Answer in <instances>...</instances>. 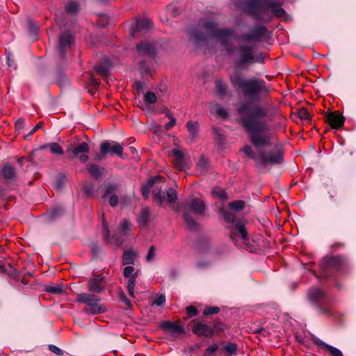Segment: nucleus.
<instances>
[{
	"mask_svg": "<svg viewBox=\"0 0 356 356\" xmlns=\"http://www.w3.org/2000/svg\"><path fill=\"white\" fill-rule=\"evenodd\" d=\"M234 87L241 88L245 99L249 102L236 104V110L240 114L243 127L246 130L250 142L257 149L246 145L242 149L245 156L254 161L260 171L268 167L280 164L283 161V152L280 147L275 145L268 151L264 148L271 145L272 134L270 127L266 121L269 115L270 106L259 104L253 105L250 102L259 101L269 92V88L263 79L253 78L244 79L240 74L230 76Z\"/></svg>",
	"mask_w": 356,
	"mask_h": 356,
	"instance_id": "f257e3e1",
	"label": "nucleus"
},
{
	"mask_svg": "<svg viewBox=\"0 0 356 356\" xmlns=\"http://www.w3.org/2000/svg\"><path fill=\"white\" fill-rule=\"evenodd\" d=\"M202 28L206 31L203 33L199 27H193L189 31V40L195 46H200L204 43L209 36L216 38L222 46L226 47L229 54L234 53V49L230 47L229 42L232 39H239L232 29L217 27V23L214 21L206 19L201 21Z\"/></svg>",
	"mask_w": 356,
	"mask_h": 356,
	"instance_id": "f03ea898",
	"label": "nucleus"
},
{
	"mask_svg": "<svg viewBox=\"0 0 356 356\" xmlns=\"http://www.w3.org/2000/svg\"><path fill=\"white\" fill-rule=\"evenodd\" d=\"M253 48L254 46L240 45L236 49L238 55H229L230 57L235 58L234 64L236 67L243 68L246 65L264 62L261 55L254 54Z\"/></svg>",
	"mask_w": 356,
	"mask_h": 356,
	"instance_id": "7ed1b4c3",
	"label": "nucleus"
},
{
	"mask_svg": "<svg viewBox=\"0 0 356 356\" xmlns=\"http://www.w3.org/2000/svg\"><path fill=\"white\" fill-rule=\"evenodd\" d=\"M205 210L204 202L197 198H193L186 202L184 208V218L188 227L193 230L197 228V222L195 219L191 216L190 211H193L196 215H204Z\"/></svg>",
	"mask_w": 356,
	"mask_h": 356,
	"instance_id": "20e7f679",
	"label": "nucleus"
},
{
	"mask_svg": "<svg viewBox=\"0 0 356 356\" xmlns=\"http://www.w3.org/2000/svg\"><path fill=\"white\" fill-rule=\"evenodd\" d=\"M263 13L264 19L262 20L270 21L274 17H284L286 12L278 2L270 1L265 2Z\"/></svg>",
	"mask_w": 356,
	"mask_h": 356,
	"instance_id": "39448f33",
	"label": "nucleus"
},
{
	"mask_svg": "<svg viewBox=\"0 0 356 356\" xmlns=\"http://www.w3.org/2000/svg\"><path fill=\"white\" fill-rule=\"evenodd\" d=\"M100 151L104 155L110 154L111 155H117L122 159L125 158L123 154L122 146L115 141H103L100 145Z\"/></svg>",
	"mask_w": 356,
	"mask_h": 356,
	"instance_id": "423d86ee",
	"label": "nucleus"
},
{
	"mask_svg": "<svg viewBox=\"0 0 356 356\" xmlns=\"http://www.w3.org/2000/svg\"><path fill=\"white\" fill-rule=\"evenodd\" d=\"M89 145L86 143H81L74 147L67 149V152L71 151V158H78L81 162L86 163L88 161L89 157Z\"/></svg>",
	"mask_w": 356,
	"mask_h": 356,
	"instance_id": "0eeeda50",
	"label": "nucleus"
},
{
	"mask_svg": "<svg viewBox=\"0 0 356 356\" xmlns=\"http://www.w3.org/2000/svg\"><path fill=\"white\" fill-rule=\"evenodd\" d=\"M74 45V35L69 31H64L60 35L59 44L57 49L61 57L63 56L65 51L70 49Z\"/></svg>",
	"mask_w": 356,
	"mask_h": 356,
	"instance_id": "6e6552de",
	"label": "nucleus"
},
{
	"mask_svg": "<svg viewBox=\"0 0 356 356\" xmlns=\"http://www.w3.org/2000/svg\"><path fill=\"white\" fill-rule=\"evenodd\" d=\"M152 26V22L149 19H136L130 29V35L135 38L138 33L149 30Z\"/></svg>",
	"mask_w": 356,
	"mask_h": 356,
	"instance_id": "1a4fd4ad",
	"label": "nucleus"
},
{
	"mask_svg": "<svg viewBox=\"0 0 356 356\" xmlns=\"http://www.w3.org/2000/svg\"><path fill=\"white\" fill-rule=\"evenodd\" d=\"M267 32V29L260 26L252 30L250 33L242 35L239 40L243 41H259L264 38Z\"/></svg>",
	"mask_w": 356,
	"mask_h": 356,
	"instance_id": "9d476101",
	"label": "nucleus"
},
{
	"mask_svg": "<svg viewBox=\"0 0 356 356\" xmlns=\"http://www.w3.org/2000/svg\"><path fill=\"white\" fill-rule=\"evenodd\" d=\"M230 237L233 241H237L238 239L243 241H246L248 239V234L245 226L239 222L232 225Z\"/></svg>",
	"mask_w": 356,
	"mask_h": 356,
	"instance_id": "9b49d317",
	"label": "nucleus"
},
{
	"mask_svg": "<svg viewBox=\"0 0 356 356\" xmlns=\"http://www.w3.org/2000/svg\"><path fill=\"white\" fill-rule=\"evenodd\" d=\"M325 121L333 129L340 128L344 122V118L339 112L327 113L325 115Z\"/></svg>",
	"mask_w": 356,
	"mask_h": 356,
	"instance_id": "f8f14e48",
	"label": "nucleus"
},
{
	"mask_svg": "<svg viewBox=\"0 0 356 356\" xmlns=\"http://www.w3.org/2000/svg\"><path fill=\"white\" fill-rule=\"evenodd\" d=\"M103 280L101 275H94L89 280L88 290L93 293H101L104 289Z\"/></svg>",
	"mask_w": 356,
	"mask_h": 356,
	"instance_id": "ddd939ff",
	"label": "nucleus"
},
{
	"mask_svg": "<svg viewBox=\"0 0 356 356\" xmlns=\"http://www.w3.org/2000/svg\"><path fill=\"white\" fill-rule=\"evenodd\" d=\"M172 155L175 156L174 164L176 168L184 170L188 168L186 161L184 153L181 150L176 148L172 150Z\"/></svg>",
	"mask_w": 356,
	"mask_h": 356,
	"instance_id": "4468645a",
	"label": "nucleus"
},
{
	"mask_svg": "<svg viewBox=\"0 0 356 356\" xmlns=\"http://www.w3.org/2000/svg\"><path fill=\"white\" fill-rule=\"evenodd\" d=\"M163 177H161V179H159L156 181L154 186L153 187V196L154 201L159 202V204H162L163 200H165V193L163 192L162 189L164 186V183L162 182Z\"/></svg>",
	"mask_w": 356,
	"mask_h": 356,
	"instance_id": "2eb2a0df",
	"label": "nucleus"
},
{
	"mask_svg": "<svg viewBox=\"0 0 356 356\" xmlns=\"http://www.w3.org/2000/svg\"><path fill=\"white\" fill-rule=\"evenodd\" d=\"M137 51L140 55H149L153 56L155 54V45L152 42H142L136 46Z\"/></svg>",
	"mask_w": 356,
	"mask_h": 356,
	"instance_id": "dca6fc26",
	"label": "nucleus"
},
{
	"mask_svg": "<svg viewBox=\"0 0 356 356\" xmlns=\"http://www.w3.org/2000/svg\"><path fill=\"white\" fill-rule=\"evenodd\" d=\"M312 339L316 345L322 348L328 350L332 356H343V354L339 349L325 343L317 337L313 335Z\"/></svg>",
	"mask_w": 356,
	"mask_h": 356,
	"instance_id": "f3484780",
	"label": "nucleus"
},
{
	"mask_svg": "<svg viewBox=\"0 0 356 356\" xmlns=\"http://www.w3.org/2000/svg\"><path fill=\"white\" fill-rule=\"evenodd\" d=\"M161 327L168 333L177 336L184 332L183 327L179 326L177 323L170 321H164L161 323Z\"/></svg>",
	"mask_w": 356,
	"mask_h": 356,
	"instance_id": "a211bd4d",
	"label": "nucleus"
},
{
	"mask_svg": "<svg viewBox=\"0 0 356 356\" xmlns=\"http://www.w3.org/2000/svg\"><path fill=\"white\" fill-rule=\"evenodd\" d=\"M1 174L6 182L11 181L16 177L15 168L8 163L2 165Z\"/></svg>",
	"mask_w": 356,
	"mask_h": 356,
	"instance_id": "6ab92c4d",
	"label": "nucleus"
},
{
	"mask_svg": "<svg viewBox=\"0 0 356 356\" xmlns=\"http://www.w3.org/2000/svg\"><path fill=\"white\" fill-rule=\"evenodd\" d=\"M102 225L104 227L103 236H104V241L108 243H113L114 245H115L118 247L120 246L122 241L119 238H118L117 236H115L114 235H113L112 236H110V232L108 230L107 224H106L104 218L102 219Z\"/></svg>",
	"mask_w": 356,
	"mask_h": 356,
	"instance_id": "aec40b11",
	"label": "nucleus"
},
{
	"mask_svg": "<svg viewBox=\"0 0 356 356\" xmlns=\"http://www.w3.org/2000/svg\"><path fill=\"white\" fill-rule=\"evenodd\" d=\"M77 302L85 303L86 307H90L93 303L97 302V301H100V299L98 296L94 294L89 293H79L77 296Z\"/></svg>",
	"mask_w": 356,
	"mask_h": 356,
	"instance_id": "412c9836",
	"label": "nucleus"
},
{
	"mask_svg": "<svg viewBox=\"0 0 356 356\" xmlns=\"http://www.w3.org/2000/svg\"><path fill=\"white\" fill-rule=\"evenodd\" d=\"M138 257V254L136 250L133 249L125 250L122 258V265L127 266L134 264Z\"/></svg>",
	"mask_w": 356,
	"mask_h": 356,
	"instance_id": "4be33fe9",
	"label": "nucleus"
},
{
	"mask_svg": "<svg viewBox=\"0 0 356 356\" xmlns=\"http://www.w3.org/2000/svg\"><path fill=\"white\" fill-rule=\"evenodd\" d=\"M85 313L88 314H102L106 311V308L100 304V301L93 303L90 307H85L83 309Z\"/></svg>",
	"mask_w": 356,
	"mask_h": 356,
	"instance_id": "5701e85b",
	"label": "nucleus"
},
{
	"mask_svg": "<svg viewBox=\"0 0 356 356\" xmlns=\"http://www.w3.org/2000/svg\"><path fill=\"white\" fill-rule=\"evenodd\" d=\"M309 300L314 303L321 301L324 298L323 292L318 288H312L308 293Z\"/></svg>",
	"mask_w": 356,
	"mask_h": 356,
	"instance_id": "b1692460",
	"label": "nucleus"
},
{
	"mask_svg": "<svg viewBox=\"0 0 356 356\" xmlns=\"http://www.w3.org/2000/svg\"><path fill=\"white\" fill-rule=\"evenodd\" d=\"M193 331L197 335L209 336L211 334L212 331L211 328L206 324L197 323L193 328Z\"/></svg>",
	"mask_w": 356,
	"mask_h": 356,
	"instance_id": "393cba45",
	"label": "nucleus"
},
{
	"mask_svg": "<svg viewBox=\"0 0 356 356\" xmlns=\"http://www.w3.org/2000/svg\"><path fill=\"white\" fill-rule=\"evenodd\" d=\"M118 189V184L115 183H106L102 190V197L106 199L112 195H115Z\"/></svg>",
	"mask_w": 356,
	"mask_h": 356,
	"instance_id": "a878e982",
	"label": "nucleus"
},
{
	"mask_svg": "<svg viewBox=\"0 0 356 356\" xmlns=\"http://www.w3.org/2000/svg\"><path fill=\"white\" fill-rule=\"evenodd\" d=\"M161 179V176H157V177H152V178H150L147 181V184L143 185L142 186L141 191H142L143 195L145 197H148V195H149V194L150 193L151 188H152L154 186V184H155L156 181H158L159 179Z\"/></svg>",
	"mask_w": 356,
	"mask_h": 356,
	"instance_id": "bb28decb",
	"label": "nucleus"
},
{
	"mask_svg": "<svg viewBox=\"0 0 356 356\" xmlns=\"http://www.w3.org/2000/svg\"><path fill=\"white\" fill-rule=\"evenodd\" d=\"M210 112L213 115L222 118H226L228 115L227 111L218 104H210Z\"/></svg>",
	"mask_w": 356,
	"mask_h": 356,
	"instance_id": "cd10ccee",
	"label": "nucleus"
},
{
	"mask_svg": "<svg viewBox=\"0 0 356 356\" xmlns=\"http://www.w3.org/2000/svg\"><path fill=\"white\" fill-rule=\"evenodd\" d=\"M150 218V211L149 208H143L138 218V222L140 226L145 227L148 223Z\"/></svg>",
	"mask_w": 356,
	"mask_h": 356,
	"instance_id": "c85d7f7f",
	"label": "nucleus"
},
{
	"mask_svg": "<svg viewBox=\"0 0 356 356\" xmlns=\"http://www.w3.org/2000/svg\"><path fill=\"white\" fill-rule=\"evenodd\" d=\"M63 212L64 210L61 207H55L46 213V218L48 220L51 221L60 216Z\"/></svg>",
	"mask_w": 356,
	"mask_h": 356,
	"instance_id": "c756f323",
	"label": "nucleus"
},
{
	"mask_svg": "<svg viewBox=\"0 0 356 356\" xmlns=\"http://www.w3.org/2000/svg\"><path fill=\"white\" fill-rule=\"evenodd\" d=\"M104 169L92 164L88 166V172L96 179H101L104 175Z\"/></svg>",
	"mask_w": 356,
	"mask_h": 356,
	"instance_id": "7c9ffc66",
	"label": "nucleus"
},
{
	"mask_svg": "<svg viewBox=\"0 0 356 356\" xmlns=\"http://www.w3.org/2000/svg\"><path fill=\"white\" fill-rule=\"evenodd\" d=\"M46 147H49L52 154L62 155L64 153L63 148L57 143H48L46 145L42 146L40 149H44Z\"/></svg>",
	"mask_w": 356,
	"mask_h": 356,
	"instance_id": "2f4dec72",
	"label": "nucleus"
},
{
	"mask_svg": "<svg viewBox=\"0 0 356 356\" xmlns=\"http://www.w3.org/2000/svg\"><path fill=\"white\" fill-rule=\"evenodd\" d=\"M220 214L222 216L224 220L228 222L231 223L232 225H235L236 222V216L232 211L226 210L225 209H220Z\"/></svg>",
	"mask_w": 356,
	"mask_h": 356,
	"instance_id": "473e14b6",
	"label": "nucleus"
},
{
	"mask_svg": "<svg viewBox=\"0 0 356 356\" xmlns=\"http://www.w3.org/2000/svg\"><path fill=\"white\" fill-rule=\"evenodd\" d=\"M209 161L208 159L202 156L197 163V171L199 175L204 174L208 168Z\"/></svg>",
	"mask_w": 356,
	"mask_h": 356,
	"instance_id": "72a5a7b5",
	"label": "nucleus"
},
{
	"mask_svg": "<svg viewBox=\"0 0 356 356\" xmlns=\"http://www.w3.org/2000/svg\"><path fill=\"white\" fill-rule=\"evenodd\" d=\"M186 127L190 136L195 138L198 133V123L197 122L188 121L186 124Z\"/></svg>",
	"mask_w": 356,
	"mask_h": 356,
	"instance_id": "f704fd0d",
	"label": "nucleus"
},
{
	"mask_svg": "<svg viewBox=\"0 0 356 356\" xmlns=\"http://www.w3.org/2000/svg\"><path fill=\"white\" fill-rule=\"evenodd\" d=\"M216 90L218 95L224 96L227 90V84L222 80H216L215 82Z\"/></svg>",
	"mask_w": 356,
	"mask_h": 356,
	"instance_id": "c9c22d12",
	"label": "nucleus"
},
{
	"mask_svg": "<svg viewBox=\"0 0 356 356\" xmlns=\"http://www.w3.org/2000/svg\"><path fill=\"white\" fill-rule=\"evenodd\" d=\"M120 232L124 236L131 234V223L126 219L122 220L120 223Z\"/></svg>",
	"mask_w": 356,
	"mask_h": 356,
	"instance_id": "e433bc0d",
	"label": "nucleus"
},
{
	"mask_svg": "<svg viewBox=\"0 0 356 356\" xmlns=\"http://www.w3.org/2000/svg\"><path fill=\"white\" fill-rule=\"evenodd\" d=\"M138 275V270H136L131 266H127L123 270V275L126 278L137 277Z\"/></svg>",
	"mask_w": 356,
	"mask_h": 356,
	"instance_id": "4c0bfd02",
	"label": "nucleus"
},
{
	"mask_svg": "<svg viewBox=\"0 0 356 356\" xmlns=\"http://www.w3.org/2000/svg\"><path fill=\"white\" fill-rule=\"evenodd\" d=\"M229 207L230 209L236 211H240L245 207V203L242 200H236L234 202H232L229 204Z\"/></svg>",
	"mask_w": 356,
	"mask_h": 356,
	"instance_id": "58836bf2",
	"label": "nucleus"
},
{
	"mask_svg": "<svg viewBox=\"0 0 356 356\" xmlns=\"http://www.w3.org/2000/svg\"><path fill=\"white\" fill-rule=\"evenodd\" d=\"M79 5L75 1L70 2L65 7L67 13L73 15L79 10Z\"/></svg>",
	"mask_w": 356,
	"mask_h": 356,
	"instance_id": "ea45409f",
	"label": "nucleus"
},
{
	"mask_svg": "<svg viewBox=\"0 0 356 356\" xmlns=\"http://www.w3.org/2000/svg\"><path fill=\"white\" fill-rule=\"evenodd\" d=\"M46 291L52 294H59L63 291V288L60 284L47 286Z\"/></svg>",
	"mask_w": 356,
	"mask_h": 356,
	"instance_id": "a19ab883",
	"label": "nucleus"
},
{
	"mask_svg": "<svg viewBox=\"0 0 356 356\" xmlns=\"http://www.w3.org/2000/svg\"><path fill=\"white\" fill-rule=\"evenodd\" d=\"M137 277H130L127 282V291L130 296L134 297V288Z\"/></svg>",
	"mask_w": 356,
	"mask_h": 356,
	"instance_id": "79ce46f5",
	"label": "nucleus"
},
{
	"mask_svg": "<svg viewBox=\"0 0 356 356\" xmlns=\"http://www.w3.org/2000/svg\"><path fill=\"white\" fill-rule=\"evenodd\" d=\"M144 99L146 104H154L157 100V97L154 92H147L144 95Z\"/></svg>",
	"mask_w": 356,
	"mask_h": 356,
	"instance_id": "37998d69",
	"label": "nucleus"
},
{
	"mask_svg": "<svg viewBox=\"0 0 356 356\" xmlns=\"http://www.w3.org/2000/svg\"><path fill=\"white\" fill-rule=\"evenodd\" d=\"M95 69L97 71V72L102 76L106 77L108 74V66L104 65H97L95 67Z\"/></svg>",
	"mask_w": 356,
	"mask_h": 356,
	"instance_id": "c03bdc74",
	"label": "nucleus"
},
{
	"mask_svg": "<svg viewBox=\"0 0 356 356\" xmlns=\"http://www.w3.org/2000/svg\"><path fill=\"white\" fill-rule=\"evenodd\" d=\"M224 349L225 352L229 355L236 354L237 350V345L234 343H228L225 347Z\"/></svg>",
	"mask_w": 356,
	"mask_h": 356,
	"instance_id": "a18cd8bd",
	"label": "nucleus"
},
{
	"mask_svg": "<svg viewBox=\"0 0 356 356\" xmlns=\"http://www.w3.org/2000/svg\"><path fill=\"white\" fill-rule=\"evenodd\" d=\"M167 197H168V201L169 202L174 203L177 199V192L175 191V190H174L172 188H170L167 191Z\"/></svg>",
	"mask_w": 356,
	"mask_h": 356,
	"instance_id": "49530a36",
	"label": "nucleus"
},
{
	"mask_svg": "<svg viewBox=\"0 0 356 356\" xmlns=\"http://www.w3.org/2000/svg\"><path fill=\"white\" fill-rule=\"evenodd\" d=\"M156 256V248L152 245L148 250V252L146 255L145 259L147 262H150L154 260Z\"/></svg>",
	"mask_w": 356,
	"mask_h": 356,
	"instance_id": "de8ad7c7",
	"label": "nucleus"
},
{
	"mask_svg": "<svg viewBox=\"0 0 356 356\" xmlns=\"http://www.w3.org/2000/svg\"><path fill=\"white\" fill-rule=\"evenodd\" d=\"M341 263V258L337 257H332L327 259V266L330 267H337Z\"/></svg>",
	"mask_w": 356,
	"mask_h": 356,
	"instance_id": "09e8293b",
	"label": "nucleus"
},
{
	"mask_svg": "<svg viewBox=\"0 0 356 356\" xmlns=\"http://www.w3.org/2000/svg\"><path fill=\"white\" fill-rule=\"evenodd\" d=\"M212 193L213 195L218 197L221 199H227V193L223 189L218 188H213L212 191Z\"/></svg>",
	"mask_w": 356,
	"mask_h": 356,
	"instance_id": "8fccbe9b",
	"label": "nucleus"
},
{
	"mask_svg": "<svg viewBox=\"0 0 356 356\" xmlns=\"http://www.w3.org/2000/svg\"><path fill=\"white\" fill-rule=\"evenodd\" d=\"M220 309L218 307H207L204 309L203 314L205 316L218 314Z\"/></svg>",
	"mask_w": 356,
	"mask_h": 356,
	"instance_id": "3c124183",
	"label": "nucleus"
},
{
	"mask_svg": "<svg viewBox=\"0 0 356 356\" xmlns=\"http://www.w3.org/2000/svg\"><path fill=\"white\" fill-rule=\"evenodd\" d=\"M298 117L305 120H308L310 118V115L307 110L305 108H301L298 112Z\"/></svg>",
	"mask_w": 356,
	"mask_h": 356,
	"instance_id": "603ef678",
	"label": "nucleus"
},
{
	"mask_svg": "<svg viewBox=\"0 0 356 356\" xmlns=\"http://www.w3.org/2000/svg\"><path fill=\"white\" fill-rule=\"evenodd\" d=\"M49 350L57 355H62L63 354V351L55 345H49Z\"/></svg>",
	"mask_w": 356,
	"mask_h": 356,
	"instance_id": "864d4df0",
	"label": "nucleus"
},
{
	"mask_svg": "<svg viewBox=\"0 0 356 356\" xmlns=\"http://www.w3.org/2000/svg\"><path fill=\"white\" fill-rule=\"evenodd\" d=\"M83 189L85 192V193L88 196H90L93 193V185L92 184H87L83 187Z\"/></svg>",
	"mask_w": 356,
	"mask_h": 356,
	"instance_id": "5fc2aeb1",
	"label": "nucleus"
},
{
	"mask_svg": "<svg viewBox=\"0 0 356 356\" xmlns=\"http://www.w3.org/2000/svg\"><path fill=\"white\" fill-rule=\"evenodd\" d=\"M165 302V297L164 295H160L156 298V299L153 302V305H156L157 306L163 305Z\"/></svg>",
	"mask_w": 356,
	"mask_h": 356,
	"instance_id": "6e6d98bb",
	"label": "nucleus"
},
{
	"mask_svg": "<svg viewBox=\"0 0 356 356\" xmlns=\"http://www.w3.org/2000/svg\"><path fill=\"white\" fill-rule=\"evenodd\" d=\"M43 126L42 122H39L30 131L29 133L24 136L25 138L33 134L38 129H41Z\"/></svg>",
	"mask_w": 356,
	"mask_h": 356,
	"instance_id": "4d7b16f0",
	"label": "nucleus"
},
{
	"mask_svg": "<svg viewBox=\"0 0 356 356\" xmlns=\"http://www.w3.org/2000/svg\"><path fill=\"white\" fill-rule=\"evenodd\" d=\"M108 198L109 200V204L111 207H115L118 205V197L116 195H112L109 196Z\"/></svg>",
	"mask_w": 356,
	"mask_h": 356,
	"instance_id": "13d9d810",
	"label": "nucleus"
},
{
	"mask_svg": "<svg viewBox=\"0 0 356 356\" xmlns=\"http://www.w3.org/2000/svg\"><path fill=\"white\" fill-rule=\"evenodd\" d=\"M186 312L190 317L195 316L197 313V309L193 306H189L186 307Z\"/></svg>",
	"mask_w": 356,
	"mask_h": 356,
	"instance_id": "bf43d9fd",
	"label": "nucleus"
},
{
	"mask_svg": "<svg viewBox=\"0 0 356 356\" xmlns=\"http://www.w3.org/2000/svg\"><path fill=\"white\" fill-rule=\"evenodd\" d=\"M176 124V119L175 117H172L170 122L165 125V130H169L172 128Z\"/></svg>",
	"mask_w": 356,
	"mask_h": 356,
	"instance_id": "052dcab7",
	"label": "nucleus"
},
{
	"mask_svg": "<svg viewBox=\"0 0 356 356\" xmlns=\"http://www.w3.org/2000/svg\"><path fill=\"white\" fill-rule=\"evenodd\" d=\"M66 177L65 176H60L57 179V186L58 188L63 186L66 181Z\"/></svg>",
	"mask_w": 356,
	"mask_h": 356,
	"instance_id": "680f3d73",
	"label": "nucleus"
},
{
	"mask_svg": "<svg viewBox=\"0 0 356 356\" xmlns=\"http://www.w3.org/2000/svg\"><path fill=\"white\" fill-rule=\"evenodd\" d=\"M218 346L217 344H213L207 348L206 353L208 355H211L215 353L218 350Z\"/></svg>",
	"mask_w": 356,
	"mask_h": 356,
	"instance_id": "e2e57ef3",
	"label": "nucleus"
},
{
	"mask_svg": "<svg viewBox=\"0 0 356 356\" xmlns=\"http://www.w3.org/2000/svg\"><path fill=\"white\" fill-rule=\"evenodd\" d=\"M12 266L10 264H6L0 262V270L3 273H7L9 269H11Z\"/></svg>",
	"mask_w": 356,
	"mask_h": 356,
	"instance_id": "0e129e2a",
	"label": "nucleus"
},
{
	"mask_svg": "<svg viewBox=\"0 0 356 356\" xmlns=\"http://www.w3.org/2000/svg\"><path fill=\"white\" fill-rule=\"evenodd\" d=\"M168 11L169 13H170V14L173 16H176V15H179L177 10L172 6H168Z\"/></svg>",
	"mask_w": 356,
	"mask_h": 356,
	"instance_id": "69168bd1",
	"label": "nucleus"
},
{
	"mask_svg": "<svg viewBox=\"0 0 356 356\" xmlns=\"http://www.w3.org/2000/svg\"><path fill=\"white\" fill-rule=\"evenodd\" d=\"M24 124H25V122L24 120H19L15 123L16 129H22V128H24Z\"/></svg>",
	"mask_w": 356,
	"mask_h": 356,
	"instance_id": "338daca9",
	"label": "nucleus"
},
{
	"mask_svg": "<svg viewBox=\"0 0 356 356\" xmlns=\"http://www.w3.org/2000/svg\"><path fill=\"white\" fill-rule=\"evenodd\" d=\"M7 63L9 67H13V60L11 59V55L10 54L7 56Z\"/></svg>",
	"mask_w": 356,
	"mask_h": 356,
	"instance_id": "774afa93",
	"label": "nucleus"
}]
</instances>
